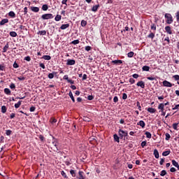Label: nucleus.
Listing matches in <instances>:
<instances>
[{"mask_svg": "<svg viewBox=\"0 0 179 179\" xmlns=\"http://www.w3.org/2000/svg\"><path fill=\"white\" fill-rule=\"evenodd\" d=\"M68 27H69V24H62V26L60 27L61 30H65L66 29H68Z\"/></svg>", "mask_w": 179, "mask_h": 179, "instance_id": "9", "label": "nucleus"}, {"mask_svg": "<svg viewBox=\"0 0 179 179\" xmlns=\"http://www.w3.org/2000/svg\"><path fill=\"white\" fill-rule=\"evenodd\" d=\"M148 113H150L151 114H155L156 113V109L153 108H148Z\"/></svg>", "mask_w": 179, "mask_h": 179, "instance_id": "12", "label": "nucleus"}, {"mask_svg": "<svg viewBox=\"0 0 179 179\" xmlns=\"http://www.w3.org/2000/svg\"><path fill=\"white\" fill-rule=\"evenodd\" d=\"M162 83H163V86H164L165 87H171L173 86V84H171V83L167 80L163 81Z\"/></svg>", "mask_w": 179, "mask_h": 179, "instance_id": "4", "label": "nucleus"}, {"mask_svg": "<svg viewBox=\"0 0 179 179\" xmlns=\"http://www.w3.org/2000/svg\"><path fill=\"white\" fill-rule=\"evenodd\" d=\"M113 101H114V103H117L118 102V96H114Z\"/></svg>", "mask_w": 179, "mask_h": 179, "instance_id": "53", "label": "nucleus"}, {"mask_svg": "<svg viewBox=\"0 0 179 179\" xmlns=\"http://www.w3.org/2000/svg\"><path fill=\"white\" fill-rule=\"evenodd\" d=\"M31 10L32 12H38L40 10V8L38 7H31Z\"/></svg>", "mask_w": 179, "mask_h": 179, "instance_id": "21", "label": "nucleus"}, {"mask_svg": "<svg viewBox=\"0 0 179 179\" xmlns=\"http://www.w3.org/2000/svg\"><path fill=\"white\" fill-rule=\"evenodd\" d=\"M61 174L63 177H64V178H66V173H65L64 171H62Z\"/></svg>", "mask_w": 179, "mask_h": 179, "instance_id": "60", "label": "nucleus"}, {"mask_svg": "<svg viewBox=\"0 0 179 179\" xmlns=\"http://www.w3.org/2000/svg\"><path fill=\"white\" fill-rule=\"evenodd\" d=\"M6 134L8 136H9V135H10V134H12V131L10 130H6Z\"/></svg>", "mask_w": 179, "mask_h": 179, "instance_id": "52", "label": "nucleus"}, {"mask_svg": "<svg viewBox=\"0 0 179 179\" xmlns=\"http://www.w3.org/2000/svg\"><path fill=\"white\" fill-rule=\"evenodd\" d=\"M165 31L168 34H173V31H171V27H170V26H166L165 27Z\"/></svg>", "mask_w": 179, "mask_h": 179, "instance_id": "8", "label": "nucleus"}, {"mask_svg": "<svg viewBox=\"0 0 179 179\" xmlns=\"http://www.w3.org/2000/svg\"><path fill=\"white\" fill-rule=\"evenodd\" d=\"M166 174H167V172L166 171V170H163L161 171L160 176L162 177H164V176H166Z\"/></svg>", "mask_w": 179, "mask_h": 179, "instance_id": "38", "label": "nucleus"}, {"mask_svg": "<svg viewBox=\"0 0 179 179\" xmlns=\"http://www.w3.org/2000/svg\"><path fill=\"white\" fill-rule=\"evenodd\" d=\"M158 109L161 110V112L164 111V103H160L158 106Z\"/></svg>", "mask_w": 179, "mask_h": 179, "instance_id": "11", "label": "nucleus"}, {"mask_svg": "<svg viewBox=\"0 0 179 179\" xmlns=\"http://www.w3.org/2000/svg\"><path fill=\"white\" fill-rule=\"evenodd\" d=\"M164 17L165 19H166V23H167V24H171V23L174 22V20L173 19V15H171V14L170 13H165Z\"/></svg>", "mask_w": 179, "mask_h": 179, "instance_id": "1", "label": "nucleus"}, {"mask_svg": "<svg viewBox=\"0 0 179 179\" xmlns=\"http://www.w3.org/2000/svg\"><path fill=\"white\" fill-rule=\"evenodd\" d=\"M78 174H79V179H85V178L83 177V171H79L78 172Z\"/></svg>", "mask_w": 179, "mask_h": 179, "instance_id": "28", "label": "nucleus"}, {"mask_svg": "<svg viewBox=\"0 0 179 179\" xmlns=\"http://www.w3.org/2000/svg\"><path fill=\"white\" fill-rule=\"evenodd\" d=\"M170 155V150H166L162 152V156H169Z\"/></svg>", "mask_w": 179, "mask_h": 179, "instance_id": "32", "label": "nucleus"}, {"mask_svg": "<svg viewBox=\"0 0 179 179\" xmlns=\"http://www.w3.org/2000/svg\"><path fill=\"white\" fill-rule=\"evenodd\" d=\"M113 138H114V141H115V142H117L118 143H120V137H118V135L114 134Z\"/></svg>", "mask_w": 179, "mask_h": 179, "instance_id": "18", "label": "nucleus"}, {"mask_svg": "<svg viewBox=\"0 0 179 179\" xmlns=\"http://www.w3.org/2000/svg\"><path fill=\"white\" fill-rule=\"evenodd\" d=\"M172 164L173 166H174L175 167H178V162H176V160H172Z\"/></svg>", "mask_w": 179, "mask_h": 179, "instance_id": "39", "label": "nucleus"}, {"mask_svg": "<svg viewBox=\"0 0 179 179\" xmlns=\"http://www.w3.org/2000/svg\"><path fill=\"white\" fill-rule=\"evenodd\" d=\"M137 125H140V127L145 128V122L143 120H141L139 122L137 123Z\"/></svg>", "mask_w": 179, "mask_h": 179, "instance_id": "16", "label": "nucleus"}, {"mask_svg": "<svg viewBox=\"0 0 179 179\" xmlns=\"http://www.w3.org/2000/svg\"><path fill=\"white\" fill-rule=\"evenodd\" d=\"M176 20H177V22H178V20H179V11H178L176 13Z\"/></svg>", "mask_w": 179, "mask_h": 179, "instance_id": "63", "label": "nucleus"}, {"mask_svg": "<svg viewBox=\"0 0 179 179\" xmlns=\"http://www.w3.org/2000/svg\"><path fill=\"white\" fill-rule=\"evenodd\" d=\"M54 75H55V72L49 73L48 76L49 79H53Z\"/></svg>", "mask_w": 179, "mask_h": 179, "instance_id": "30", "label": "nucleus"}, {"mask_svg": "<svg viewBox=\"0 0 179 179\" xmlns=\"http://www.w3.org/2000/svg\"><path fill=\"white\" fill-rule=\"evenodd\" d=\"M165 136H166L165 138L166 141H170V138H171L170 134L166 133Z\"/></svg>", "mask_w": 179, "mask_h": 179, "instance_id": "36", "label": "nucleus"}, {"mask_svg": "<svg viewBox=\"0 0 179 179\" xmlns=\"http://www.w3.org/2000/svg\"><path fill=\"white\" fill-rule=\"evenodd\" d=\"M0 71H5V66H2L0 64Z\"/></svg>", "mask_w": 179, "mask_h": 179, "instance_id": "64", "label": "nucleus"}, {"mask_svg": "<svg viewBox=\"0 0 179 179\" xmlns=\"http://www.w3.org/2000/svg\"><path fill=\"white\" fill-rule=\"evenodd\" d=\"M112 64H115V65H118L120 64H122V60H113Z\"/></svg>", "mask_w": 179, "mask_h": 179, "instance_id": "15", "label": "nucleus"}, {"mask_svg": "<svg viewBox=\"0 0 179 179\" xmlns=\"http://www.w3.org/2000/svg\"><path fill=\"white\" fill-rule=\"evenodd\" d=\"M36 110V107L34 106H31L29 109V111H31V113H33V111Z\"/></svg>", "mask_w": 179, "mask_h": 179, "instance_id": "49", "label": "nucleus"}, {"mask_svg": "<svg viewBox=\"0 0 179 179\" xmlns=\"http://www.w3.org/2000/svg\"><path fill=\"white\" fill-rule=\"evenodd\" d=\"M120 136L122 138V136H128V131H124L123 130H119Z\"/></svg>", "mask_w": 179, "mask_h": 179, "instance_id": "5", "label": "nucleus"}, {"mask_svg": "<svg viewBox=\"0 0 179 179\" xmlns=\"http://www.w3.org/2000/svg\"><path fill=\"white\" fill-rule=\"evenodd\" d=\"M137 86L141 87V89H145V82L139 81L137 83Z\"/></svg>", "mask_w": 179, "mask_h": 179, "instance_id": "7", "label": "nucleus"}, {"mask_svg": "<svg viewBox=\"0 0 179 179\" xmlns=\"http://www.w3.org/2000/svg\"><path fill=\"white\" fill-rule=\"evenodd\" d=\"M163 163H164V159L162 158L160 162H159L160 166H163Z\"/></svg>", "mask_w": 179, "mask_h": 179, "instance_id": "62", "label": "nucleus"}, {"mask_svg": "<svg viewBox=\"0 0 179 179\" xmlns=\"http://www.w3.org/2000/svg\"><path fill=\"white\" fill-rule=\"evenodd\" d=\"M24 60L29 62V61H31V59L30 58L29 56H27V57H24Z\"/></svg>", "mask_w": 179, "mask_h": 179, "instance_id": "45", "label": "nucleus"}, {"mask_svg": "<svg viewBox=\"0 0 179 179\" xmlns=\"http://www.w3.org/2000/svg\"><path fill=\"white\" fill-rule=\"evenodd\" d=\"M100 8V5L94 6L92 8V12H97V10Z\"/></svg>", "mask_w": 179, "mask_h": 179, "instance_id": "13", "label": "nucleus"}, {"mask_svg": "<svg viewBox=\"0 0 179 179\" xmlns=\"http://www.w3.org/2000/svg\"><path fill=\"white\" fill-rule=\"evenodd\" d=\"M75 64H76V62L75 61V59H69L67 60V63H66V65H75Z\"/></svg>", "mask_w": 179, "mask_h": 179, "instance_id": "6", "label": "nucleus"}, {"mask_svg": "<svg viewBox=\"0 0 179 179\" xmlns=\"http://www.w3.org/2000/svg\"><path fill=\"white\" fill-rule=\"evenodd\" d=\"M50 122H51L52 124H55V122H57V119H55V118L51 119V120H50Z\"/></svg>", "mask_w": 179, "mask_h": 179, "instance_id": "57", "label": "nucleus"}, {"mask_svg": "<svg viewBox=\"0 0 179 179\" xmlns=\"http://www.w3.org/2000/svg\"><path fill=\"white\" fill-rule=\"evenodd\" d=\"M70 174H71L72 177H75V171L74 170H71L70 171Z\"/></svg>", "mask_w": 179, "mask_h": 179, "instance_id": "51", "label": "nucleus"}, {"mask_svg": "<svg viewBox=\"0 0 179 179\" xmlns=\"http://www.w3.org/2000/svg\"><path fill=\"white\" fill-rule=\"evenodd\" d=\"M18 80H24L26 79L24 76L17 77Z\"/></svg>", "mask_w": 179, "mask_h": 179, "instance_id": "47", "label": "nucleus"}, {"mask_svg": "<svg viewBox=\"0 0 179 179\" xmlns=\"http://www.w3.org/2000/svg\"><path fill=\"white\" fill-rule=\"evenodd\" d=\"M148 37V38H152V40H153V38H155V32H150Z\"/></svg>", "mask_w": 179, "mask_h": 179, "instance_id": "25", "label": "nucleus"}, {"mask_svg": "<svg viewBox=\"0 0 179 179\" xmlns=\"http://www.w3.org/2000/svg\"><path fill=\"white\" fill-rule=\"evenodd\" d=\"M42 10H48V5L44 4L42 6Z\"/></svg>", "mask_w": 179, "mask_h": 179, "instance_id": "34", "label": "nucleus"}, {"mask_svg": "<svg viewBox=\"0 0 179 179\" xmlns=\"http://www.w3.org/2000/svg\"><path fill=\"white\" fill-rule=\"evenodd\" d=\"M61 19H62V16H61V15H57L56 17H55V20L56 22H59Z\"/></svg>", "mask_w": 179, "mask_h": 179, "instance_id": "17", "label": "nucleus"}, {"mask_svg": "<svg viewBox=\"0 0 179 179\" xmlns=\"http://www.w3.org/2000/svg\"><path fill=\"white\" fill-rule=\"evenodd\" d=\"M69 96L71 97L73 103H75V98L73 97V94H72V92H69Z\"/></svg>", "mask_w": 179, "mask_h": 179, "instance_id": "24", "label": "nucleus"}, {"mask_svg": "<svg viewBox=\"0 0 179 179\" xmlns=\"http://www.w3.org/2000/svg\"><path fill=\"white\" fill-rule=\"evenodd\" d=\"M147 79H148V80H156V78H154V77H148Z\"/></svg>", "mask_w": 179, "mask_h": 179, "instance_id": "61", "label": "nucleus"}, {"mask_svg": "<svg viewBox=\"0 0 179 179\" xmlns=\"http://www.w3.org/2000/svg\"><path fill=\"white\" fill-rule=\"evenodd\" d=\"M38 34H41V36H45V34H47V31L45 30L39 31Z\"/></svg>", "mask_w": 179, "mask_h": 179, "instance_id": "29", "label": "nucleus"}, {"mask_svg": "<svg viewBox=\"0 0 179 179\" xmlns=\"http://www.w3.org/2000/svg\"><path fill=\"white\" fill-rule=\"evenodd\" d=\"M8 22H9V20L5 18L3 19L1 22H0V26H3V24H5L6 23H8Z\"/></svg>", "mask_w": 179, "mask_h": 179, "instance_id": "10", "label": "nucleus"}, {"mask_svg": "<svg viewBox=\"0 0 179 179\" xmlns=\"http://www.w3.org/2000/svg\"><path fill=\"white\" fill-rule=\"evenodd\" d=\"M156 24H151V30H153L154 31H156Z\"/></svg>", "mask_w": 179, "mask_h": 179, "instance_id": "40", "label": "nucleus"}, {"mask_svg": "<svg viewBox=\"0 0 179 179\" xmlns=\"http://www.w3.org/2000/svg\"><path fill=\"white\" fill-rule=\"evenodd\" d=\"M129 83H131V85H134V83H135V80L134 78H130Z\"/></svg>", "mask_w": 179, "mask_h": 179, "instance_id": "56", "label": "nucleus"}, {"mask_svg": "<svg viewBox=\"0 0 179 179\" xmlns=\"http://www.w3.org/2000/svg\"><path fill=\"white\" fill-rule=\"evenodd\" d=\"M4 93L6 94L10 95V90H9L8 88H5L4 89Z\"/></svg>", "mask_w": 179, "mask_h": 179, "instance_id": "27", "label": "nucleus"}, {"mask_svg": "<svg viewBox=\"0 0 179 179\" xmlns=\"http://www.w3.org/2000/svg\"><path fill=\"white\" fill-rule=\"evenodd\" d=\"M145 134L146 138H148V139H150V138H152V134H150V132L146 131Z\"/></svg>", "mask_w": 179, "mask_h": 179, "instance_id": "26", "label": "nucleus"}, {"mask_svg": "<svg viewBox=\"0 0 179 179\" xmlns=\"http://www.w3.org/2000/svg\"><path fill=\"white\" fill-rule=\"evenodd\" d=\"M122 99L123 100H127V99H128V96L127 95V94L124 93L122 94Z\"/></svg>", "mask_w": 179, "mask_h": 179, "instance_id": "46", "label": "nucleus"}, {"mask_svg": "<svg viewBox=\"0 0 179 179\" xmlns=\"http://www.w3.org/2000/svg\"><path fill=\"white\" fill-rule=\"evenodd\" d=\"M71 44H74V45H76V44H79V40H74L71 42Z\"/></svg>", "mask_w": 179, "mask_h": 179, "instance_id": "43", "label": "nucleus"}, {"mask_svg": "<svg viewBox=\"0 0 179 179\" xmlns=\"http://www.w3.org/2000/svg\"><path fill=\"white\" fill-rule=\"evenodd\" d=\"M8 48H9V43L6 44V45L3 48V52H6V51H8Z\"/></svg>", "mask_w": 179, "mask_h": 179, "instance_id": "22", "label": "nucleus"}, {"mask_svg": "<svg viewBox=\"0 0 179 179\" xmlns=\"http://www.w3.org/2000/svg\"><path fill=\"white\" fill-rule=\"evenodd\" d=\"M39 66H40L41 68H42L43 69H45V65H44V64H43V63H41V64H39Z\"/></svg>", "mask_w": 179, "mask_h": 179, "instance_id": "54", "label": "nucleus"}, {"mask_svg": "<svg viewBox=\"0 0 179 179\" xmlns=\"http://www.w3.org/2000/svg\"><path fill=\"white\" fill-rule=\"evenodd\" d=\"M173 78L175 79V80H179V76L178 75H175L173 76Z\"/></svg>", "mask_w": 179, "mask_h": 179, "instance_id": "50", "label": "nucleus"}, {"mask_svg": "<svg viewBox=\"0 0 179 179\" xmlns=\"http://www.w3.org/2000/svg\"><path fill=\"white\" fill-rule=\"evenodd\" d=\"M170 171H171V173H176V171H177V170L176 169V168L172 167V168H171Z\"/></svg>", "mask_w": 179, "mask_h": 179, "instance_id": "48", "label": "nucleus"}, {"mask_svg": "<svg viewBox=\"0 0 179 179\" xmlns=\"http://www.w3.org/2000/svg\"><path fill=\"white\" fill-rule=\"evenodd\" d=\"M20 106H22V101H19L17 103L15 104V107L16 108H19V107H20Z\"/></svg>", "mask_w": 179, "mask_h": 179, "instance_id": "33", "label": "nucleus"}, {"mask_svg": "<svg viewBox=\"0 0 179 179\" xmlns=\"http://www.w3.org/2000/svg\"><path fill=\"white\" fill-rule=\"evenodd\" d=\"M136 106L138 107L139 111H142V107H141V103L139 101L136 102Z\"/></svg>", "mask_w": 179, "mask_h": 179, "instance_id": "42", "label": "nucleus"}, {"mask_svg": "<svg viewBox=\"0 0 179 179\" xmlns=\"http://www.w3.org/2000/svg\"><path fill=\"white\" fill-rule=\"evenodd\" d=\"M134 52H129L127 54V57H128L129 58H132V57H134Z\"/></svg>", "mask_w": 179, "mask_h": 179, "instance_id": "41", "label": "nucleus"}, {"mask_svg": "<svg viewBox=\"0 0 179 179\" xmlns=\"http://www.w3.org/2000/svg\"><path fill=\"white\" fill-rule=\"evenodd\" d=\"M8 16H10V17H16V14L13 11H10L8 13Z\"/></svg>", "mask_w": 179, "mask_h": 179, "instance_id": "20", "label": "nucleus"}, {"mask_svg": "<svg viewBox=\"0 0 179 179\" xmlns=\"http://www.w3.org/2000/svg\"><path fill=\"white\" fill-rule=\"evenodd\" d=\"M42 58H43V59H45V61H50V59H51V56L43 55Z\"/></svg>", "mask_w": 179, "mask_h": 179, "instance_id": "19", "label": "nucleus"}, {"mask_svg": "<svg viewBox=\"0 0 179 179\" xmlns=\"http://www.w3.org/2000/svg\"><path fill=\"white\" fill-rule=\"evenodd\" d=\"M1 113H3V114L6 113V106H1Z\"/></svg>", "mask_w": 179, "mask_h": 179, "instance_id": "37", "label": "nucleus"}, {"mask_svg": "<svg viewBox=\"0 0 179 179\" xmlns=\"http://www.w3.org/2000/svg\"><path fill=\"white\" fill-rule=\"evenodd\" d=\"M86 24H87V22H86L85 20H83L81 21V26H82L83 27H85V26H86Z\"/></svg>", "mask_w": 179, "mask_h": 179, "instance_id": "35", "label": "nucleus"}, {"mask_svg": "<svg viewBox=\"0 0 179 179\" xmlns=\"http://www.w3.org/2000/svg\"><path fill=\"white\" fill-rule=\"evenodd\" d=\"M52 148L55 150V152H57V151L59 150V148H58V142L53 141Z\"/></svg>", "mask_w": 179, "mask_h": 179, "instance_id": "3", "label": "nucleus"}, {"mask_svg": "<svg viewBox=\"0 0 179 179\" xmlns=\"http://www.w3.org/2000/svg\"><path fill=\"white\" fill-rule=\"evenodd\" d=\"M53 18H54V15H52V14L51 13L43 14L41 15V19H43V20H48V19H53Z\"/></svg>", "mask_w": 179, "mask_h": 179, "instance_id": "2", "label": "nucleus"}, {"mask_svg": "<svg viewBox=\"0 0 179 179\" xmlns=\"http://www.w3.org/2000/svg\"><path fill=\"white\" fill-rule=\"evenodd\" d=\"M90 50H92V47H90V46L85 47V51H90Z\"/></svg>", "mask_w": 179, "mask_h": 179, "instance_id": "59", "label": "nucleus"}, {"mask_svg": "<svg viewBox=\"0 0 179 179\" xmlns=\"http://www.w3.org/2000/svg\"><path fill=\"white\" fill-rule=\"evenodd\" d=\"M177 127H178V123H174L173 124V129H175L176 131H177Z\"/></svg>", "mask_w": 179, "mask_h": 179, "instance_id": "44", "label": "nucleus"}, {"mask_svg": "<svg viewBox=\"0 0 179 179\" xmlns=\"http://www.w3.org/2000/svg\"><path fill=\"white\" fill-rule=\"evenodd\" d=\"M10 87L11 89H16V85H15V84H13V83H11L10 85Z\"/></svg>", "mask_w": 179, "mask_h": 179, "instance_id": "55", "label": "nucleus"}, {"mask_svg": "<svg viewBox=\"0 0 179 179\" xmlns=\"http://www.w3.org/2000/svg\"><path fill=\"white\" fill-rule=\"evenodd\" d=\"M10 36L11 37H16L17 36V34L16 32H15V31H10Z\"/></svg>", "mask_w": 179, "mask_h": 179, "instance_id": "31", "label": "nucleus"}, {"mask_svg": "<svg viewBox=\"0 0 179 179\" xmlns=\"http://www.w3.org/2000/svg\"><path fill=\"white\" fill-rule=\"evenodd\" d=\"M143 71H145L146 72H149L150 67L149 66H143L142 68Z\"/></svg>", "mask_w": 179, "mask_h": 179, "instance_id": "23", "label": "nucleus"}, {"mask_svg": "<svg viewBox=\"0 0 179 179\" xmlns=\"http://www.w3.org/2000/svg\"><path fill=\"white\" fill-rule=\"evenodd\" d=\"M94 99V97L92 95H90L87 96L88 100H93Z\"/></svg>", "mask_w": 179, "mask_h": 179, "instance_id": "58", "label": "nucleus"}, {"mask_svg": "<svg viewBox=\"0 0 179 179\" xmlns=\"http://www.w3.org/2000/svg\"><path fill=\"white\" fill-rule=\"evenodd\" d=\"M154 155L155 159H159V151H157V149L154 150Z\"/></svg>", "mask_w": 179, "mask_h": 179, "instance_id": "14", "label": "nucleus"}]
</instances>
